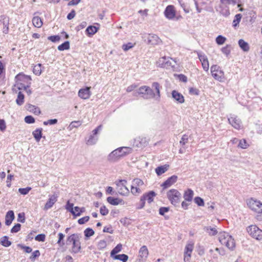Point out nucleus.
<instances>
[{"label":"nucleus","instance_id":"obj_1","mask_svg":"<svg viewBox=\"0 0 262 262\" xmlns=\"http://www.w3.org/2000/svg\"><path fill=\"white\" fill-rule=\"evenodd\" d=\"M15 79L16 81L14 87L16 88L18 90H21L23 89L30 88L32 80L30 76L20 73L15 76Z\"/></svg>","mask_w":262,"mask_h":262},{"label":"nucleus","instance_id":"obj_2","mask_svg":"<svg viewBox=\"0 0 262 262\" xmlns=\"http://www.w3.org/2000/svg\"><path fill=\"white\" fill-rule=\"evenodd\" d=\"M132 149L129 147H121L113 150L108 156V160L110 162H115L120 158L131 153Z\"/></svg>","mask_w":262,"mask_h":262},{"label":"nucleus","instance_id":"obj_3","mask_svg":"<svg viewBox=\"0 0 262 262\" xmlns=\"http://www.w3.org/2000/svg\"><path fill=\"white\" fill-rule=\"evenodd\" d=\"M81 237L80 234L74 233L69 236L67 239V244L72 243V246L70 251L71 253H78L81 250V243L80 239Z\"/></svg>","mask_w":262,"mask_h":262},{"label":"nucleus","instance_id":"obj_4","mask_svg":"<svg viewBox=\"0 0 262 262\" xmlns=\"http://www.w3.org/2000/svg\"><path fill=\"white\" fill-rule=\"evenodd\" d=\"M219 240L221 244L225 245L229 249L232 250L235 247L234 239L225 232H222L219 233Z\"/></svg>","mask_w":262,"mask_h":262},{"label":"nucleus","instance_id":"obj_5","mask_svg":"<svg viewBox=\"0 0 262 262\" xmlns=\"http://www.w3.org/2000/svg\"><path fill=\"white\" fill-rule=\"evenodd\" d=\"M167 196L171 204L176 206L180 203L181 194L178 190L171 189L167 192Z\"/></svg>","mask_w":262,"mask_h":262},{"label":"nucleus","instance_id":"obj_6","mask_svg":"<svg viewBox=\"0 0 262 262\" xmlns=\"http://www.w3.org/2000/svg\"><path fill=\"white\" fill-rule=\"evenodd\" d=\"M143 181L139 179H134L132 181L130 191L133 195H137L142 192L141 187L143 186Z\"/></svg>","mask_w":262,"mask_h":262},{"label":"nucleus","instance_id":"obj_7","mask_svg":"<svg viewBox=\"0 0 262 262\" xmlns=\"http://www.w3.org/2000/svg\"><path fill=\"white\" fill-rule=\"evenodd\" d=\"M249 235L257 240H262V230L256 225H250L247 228Z\"/></svg>","mask_w":262,"mask_h":262},{"label":"nucleus","instance_id":"obj_8","mask_svg":"<svg viewBox=\"0 0 262 262\" xmlns=\"http://www.w3.org/2000/svg\"><path fill=\"white\" fill-rule=\"evenodd\" d=\"M210 71L213 77L219 81H222L224 77V73L221 70L220 67L217 65H213L210 68Z\"/></svg>","mask_w":262,"mask_h":262},{"label":"nucleus","instance_id":"obj_9","mask_svg":"<svg viewBox=\"0 0 262 262\" xmlns=\"http://www.w3.org/2000/svg\"><path fill=\"white\" fill-rule=\"evenodd\" d=\"M127 181L125 180H120L116 183V189L118 192L122 195H127L129 191L126 187Z\"/></svg>","mask_w":262,"mask_h":262},{"label":"nucleus","instance_id":"obj_10","mask_svg":"<svg viewBox=\"0 0 262 262\" xmlns=\"http://www.w3.org/2000/svg\"><path fill=\"white\" fill-rule=\"evenodd\" d=\"M249 208L258 213H262V203L260 201L251 199L247 203Z\"/></svg>","mask_w":262,"mask_h":262},{"label":"nucleus","instance_id":"obj_11","mask_svg":"<svg viewBox=\"0 0 262 262\" xmlns=\"http://www.w3.org/2000/svg\"><path fill=\"white\" fill-rule=\"evenodd\" d=\"M193 247L194 244L192 242L188 243L186 245L184 254V261L185 262H189L190 261Z\"/></svg>","mask_w":262,"mask_h":262},{"label":"nucleus","instance_id":"obj_12","mask_svg":"<svg viewBox=\"0 0 262 262\" xmlns=\"http://www.w3.org/2000/svg\"><path fill=\"white\" fill-rule=\"evenodd\" d=\"M9 17L5 15H1L0 16V27L2 28L3 32L7 34L9 32Z\"/></svg>","mask_w":262,"mask_h":262},{"label":"nucleus","instance_id":"obj_13","mask_svg":"<svg viewBox=\"0 0 262 262\" xmlns=\"http://www.w3.org/2000/svg\"><path fill=\"white\" fill-rule=\"evenodd\" d=\"M171 60H172V58L166 57V56L161 57L157 62V66L165 68H168L172 67L171 62L170 61Z\"/></svg>","mask_w":262,"mask_h":262},{"label":"nucleus","instance_id":"obj_14","mask_svg":"<svg viewBox=\"0 0 262 262\" xmlns=\"http://www.w3.org/2000/svg\"><path fill=\"white\" fill-rule=\"evenodd\" d=\"M148 250L146 246H142L139 251L138 262H145L148 256Z\"/></svg>","mask_w":262,"mask_h":262},{"label":"nucleus","instance_id":"obj_15","mask_svg":"<svg viewBox=\"0 0 262 262\" xmlns=\"http://www.w3.org/2000/svg\"><path fill=\"white\" fill-rule=\"evenodd\" d=\"M229 123L235 129H239L242 126L241 120L236 116H232L228 118Z\"/></svg>","mask_w":262,"mask_h":262},{"label":"nucleus","instance_id":"obj_16","mask_svg":"<svg viewBox=\"0 0 262 262\" xmlns=\"http://www.w3.org/2000/svg\"><path fill=\"white\" fill-rule=\"evenodd\" d=\"M165 16L168 19H172L176 16V10L172 5H168L164 11Z\"/></svg>","mask_w":262,"mask_h":262},{"label":"nucleus","instance_id":"obj_17","mask_svg":"<svg viewBox=\"0 0 262 262\" xmlns=\"http://www.w3.org/2000/svg\"><path fill=\"white\" fill-rule=\"evenodd\" d=\"M178 180V177L173 175L168 178L164 183L161 184V187L165 189L168 188L174 184Z\"/></svg>","mask_w":262,"mask_h":262},{"label":"nucleus","instance_id":"obj_18","mask_svg":"<svg viewBox=\"0 0 262 262\" xmlns=\"http://www.w3.org/2000/svg\"><path fill=\"white\" fill-rule=\"evenodd\" d=\"M161 39L156 34H149L147 37V42L152 45H159L161 42Z\"/></svg>","mask_w":262,"mask_h":262},{"label":"nucleus","instance_id":"obj_19","mask_svg":"<svg viewBox=\"0 0 262 262\" xmlns=\"http://www.w3.org/2000/svg\"><path fill=\"white\" fill-rule=\"evenodd\" d=\"M171 96L173 100L178 103H183L185 102V99L182 94L176 90L171 92Z\"/></svg>","mask_w":262,"mask_h":262},{"label":"nucleus","instance_id":"obj_20","mask_svg":"<svg viewBox=\"0 0 262 262\" xmlns=\"http://www.w3.org/2000/svg\"><path fill=\"white\" fill-rule=\"evenodd\" d=\"M57 200V195H52L51 196H50L48 201L46 203L44 209L45 210H48L49 209L51 208L53 205L55 204V203Z\"/></svg>","mask_w":262,"mask_h":262},{"label":"nucleus","instance_id":"obj_21","mask_svg":"<svg viewBox=\"0 0 262 262\" xmlns=\"http://www.w3.org/2000/svg\"><path fill=\"white\" fill-rule=\"evenodd\" d=\"M90 88L86 87L85 89H80L78 92V96L82 99H89L91 96Z\"/></svg>","mask_w":262,"mask_h":262},{"label":"nucleus","instance_id":"obj_22","mask_svg":"<svg viewBox=\"0 0 262 262\" xmlns=\"http://www.w3.org/2000/svg\"><path fill=\"white\" fill-rule=\"evenodd\" d=\"M15 218L14 213L13 211H8L5 216V224L7 226H9L12 223V221Z\"/></svg>","mask_w":262,"mask_h":262},{"label":"nucleus","instance_id":"obj_23","mask_svg":"<svg viewBox=\"0 0 262 262\" xmlns=\"http://www.w3.org/2000/svg\"><path fill=\"white\" fill-rule=\"evenodd\" d=\"M193 194L194 192L192 190L187 189L184 193L183 198L186 201L190 202L192 200Z\"/></svg>","mask_w":262,"mask_h":262},{"label":"nucleus","instance_id":"obj_24","mask_svg":"<svg viewBox=\"0 0 262 262\" xmlns=\"http://www.w3.org/2000/svg\"><path fill=\"white\" fill-rule=\"evenodd\" d=\"M156 194L154 191H150L147 193L144 194L141 198H144V200L147 201L148 203H150L154 200V198Z\"/></svg>","mask_w":262,"mask_h":262},{"label":"nucleus","instance_id":"obj_25","mask_svg":"<svg viewBox=\"0 0 262 262\" xmlns=\"http://www.w3.org/2000/svg\"><path fill=\"white\" fill-rule=\"evenodd\" d=\"M169 167L168 164H165L162 166L157 167L156 169V172L158 176H161L163 173L167 171Z\"/></svg>","mask_w":262,"mask_h":262},{"label":"nucleus","instance_id":"obj_26","mask_svg":"<svg viewBox=\"0 0 262 262\" xmlns=\"http://www.w3.org/2000/svg\"><path fill=\"white\" fill-rule=\"evenodd\" d=\"M146 95L145 96H143V97L144 99H151L153 98H155L156 99V94L154 93V90L152 89L149 88V86H147V88H146Z\"/></svg>","mask_w":262,"mask_h":262},{"label":"nucleus","instance_id":"obj_27","mask_svg":"<svg viewBox=\"0 0 262 262\" xmlns=\"http://www.w3.org/2000/svg\"><path fill=\"white\" fill-rule=\"evenodd\" d=\"M27 110L32 113H33L35 115H39L40 114V111L38 107L35 105L28 104L27 106Z\"/></svg>","mask_w":262,"mask_h":262},{"label":"nucleus","instance_id":"obj_28","mask_svg":"<svg viewBox=\"0 0 262 262\" xmlns=\"http://www.w3.org/2000/svg\"><path fill=\"white\" fill-rule=\"evenodd\" d=\"M238 45L240 47V48L245 52H248L249 49V46L248 43L245 41L243 39H239L238 40Z\"/></svg>","mask_w":262,"mask_h":262},{"label":"nucleus","instance_id":"obj_29","mask_svg":"<svg viewBox=\"0 0 262 262\" xmlns=\"http://www.w3.org/2000/svg\"><path fill=\"white\" fill-rule=\"evenodd\" d=\"M42 128H37L33 132L32 134L37 142H39L42 137Z\"/></svg>","mask_w":262,"mask_h":262},{"label":"nucleus","instance_id":"obj_30","mask_svg":"<svg viewBox=\"0 0 262 262\" xmlns=\"http://www.w3.org/2000/svg\"><path fill=\"white\" fill-rule=\"evenodd\" d=\"M107 201L112 205H117L121 203L122 200L119 199V198H115L112 196H108L107 198Z\"/></svg>","mask_w":262,"mask_h":262},{"label":"nucleus","instance_id":"obj_31","mask_svg":"<svg viewBox=\"0 0 262 262\" xmlns=\"http://www.w3.org/2000/svg\"><path fill=\"white\" fill-rule=\"evenodd\" d=\"M160 86L159 83L154 82L152 84V89H154L156 91V99H159L160 97Z\"/></svg>","mask_w":262,"mask_h":262},{"label":"nucleus","instance_id":"obj_32","mask_svg":"<svg viewBox=\"0 0 262 262\" xmlns=\"http://www.w3.org/2000/svg\"><path fill=\"white\" fill-rule=\"evenodd\" d=\"M32 23L33 25L37 28H40L42 25V22L40 17L35 16L32 19Z\"/></svg>","mask_w":262,"mask_h":262},{"label":"nucleus","instance_id":"obj_33","mask_svg":"<svg viewBox=\"0 0 262 262\" xmlns=\"http://www.w3.org/2000/svg\"><path fill=\"white\" fill-rule=\"evenodd\" d=\"M97 31L98 28L94 26H90L86 29V32L89 36L93 35Z\"/></svg>","mask_w":262,"mask_h":262},{"label":"nucleus","instance_id":"obj_34","mask_svg":"<svg viewBox=\"0 0 262 262\" xmlns=\"http://www.w3.org/2000/svg\"><path fill=\"white\" fill-rule=\"evenodd\" d=\"M7 236H4L1 238V244L5 247H9L11 245V242L8 240Z\"/></svg>","mask_w":262,"mask_h":262},{"label":"nucleus","instance_id":"obj_35","mask_svg":"<svg viewBox=\"0 0 262 262\" xmlns=\"http://www.w3.org/2000/svg\"><path fill=\"white\" fill-rule=\"evenodd\" d=\"M205 231L209 234V235L213 236L217 233V229L214 227L211 226L206 227L205 228Z\"/></svg>","mask_w":262,"mask_h":262},{"label":"nucleus","instance_id":"obj_36","mask_svg":"<svg viewBox=\"0 0 262 262\" xmlns=\"http://www.w3.org/2000/svg\"><path fill=\"white\" fill-rule=\"evenodd\" d=\"M24 102V95L21 92H19L18 93L17 97L16 99V103L17 105L20 106L23 104Z\"/></svg>","mask_w":262,"mask_h":262},{"label":"nucleus","instance_id":"obj_37","mask_svg":"<svg viewBox=\"0 0 262 262\" xmlns=\"http://www.w3.org/2000/svg\"><path fill=\"white\" fill-rule=\"evenodd\" d=\"M112 258L114 259L120 260L122 262H126L128 260V257L125 254H121L114 256Z\"/></svg>","mask_w":262,"mask_h":262},{"label":"nucleus","instance_id":"obj_38","mask_svg":"<svg viewBox=\"0 0 262 262\" xmlns=\"http://www.w3.org/2000/svg\"><path fill=\"white\" fill-rule=\"evenodd\" d=\"M41 66L42 65L41 63H38L34 66L33 72L34 74L39 76L41 74Z\"/></svg>","mask_w":262,"mask_h":262},{"label":"nucleus","instance_id":"obj_39","mask_svg":"<svg viewBox=\"0 0 262 262\" xmlns=\"http://www.w3.org/2000/svg\"><path fill=\"white\" fill-rule=\"evenodd\" d=\"M98 139V138L97 136L92 134L90 136L89 139L87 141L86 144L91 145H94L97 142Z\"/></svg>","mask_w":262,"mask_h":262},{"label":"nucleus","instance_id":"obj_40","mask_svg":"<svg viewBox=\"0 0 262 262\" xmlns=\"http://www.w3.org/2000/svg\"><path fill=\"white\" fill-rule=\"evenodd\" d=\"M122 250V245L118 244L111 252V256L112 257L116 256V254L120 252Z\"/></svg>","mask_w":262,"mask_h":262},{"label":"nucleus","instance_id":"obj_41","mask_svg":"<svg viewBox=\"0 0 262 262\" xmlns=\"http://www.w3.org/2000/svg\"><path fill=\"white\" fill-rule=\"evenodd\" d=\"M57 49L59 51H64L70 49V42L66 41L61 45L58 46Z\"/></svg>","mask_w":262,"mask_h":262},{"label":"nucleus","instance_id":"obj_42","mask_svg":"<svg viewBox=\"0 0 262 262\" xmlns=\"http://www.w3.org/2000/svg\"><path fill=\"white\" fill-rule=\"evenodd\" d=\"M242 17V15L241 14H237L235 15L234 19L232 23L233 27H236L238 26L241 20Z\"/></svg>","mask_w":262,"mask_h":262},{"label":"nucleus","instance_id":"obj_43","mask_svg":"<svg viewBox=\"0 0 262 262\" xmlns=\"http://www.w3.org/2000/svg\"><path fill=\"white\" fill-rule=\"evenodd\" d=\"M81 125V122L80 121H72L69 126V128L70 130H72L74 128H77Z\"/></svg>","mask_w":262,"mask_h":262},{"label":"nucleus","instance_id":"obj_44","mask_svg":"<svg viewBox=\"0 0 262 262\" xmlns=\"http://www.w3.org/2000/svg\"><path fill=\"white\" fill-rule=\"evenodd\" d=\"M64 237V235L60 232L58 233V240L57 241V244L60 246H63L64 245V242L63 241V239Z\"/></svg>","mask_w":262,"mask_h":262},{"label":"nucleus","instance_id":"obj_45","mask_svg":"<svg viewBox=\"0 0 262 262\" xmlns=\"http://www.w3.org/2000/svg\"><path fill=\"white\" fill-rule=\"evenodd\" d=\"M94 233L95 232L94 230L90 228H88L84 231V236L86 237H90V236L93 235Z\"/></svg>","mask_w":262,"mask_h":262},{"label":"nucleus","instance_id":"obj_46","mask_svg":"<svg viewBox=\"0 0 262 262\" xmlns=\"http://www.w3.org/2000/svg\"><path fill=\"white\" fill-rule=\"evenodd\" d=\"M147 86H142L140 87L137 93L135 94V96H137V94H142L143 96H145L146 95V88H147Z\"/></svg>","mask_w":262,"mask_h":262},{"label":"nucleus","instance_id":"obj_47","mask_svg":"<svg viewBox=\"0 0 262 262\" xmlns=\"http://www.w3.org/2000/svg\"><path fill=\"white\" fill-rule=\"evenodd\" d=\"M248 146V145L245 139L242 140H239L238 141V147L243 148V149H246Z\"/></svg>","mask_w":262,"mask_h":262},{"label":"nucleus","instance_id":"obj_48","mask_svg":"<svg viewBox=\"0 0 262 262\" xmlns=\"http://www.w3.org/2000/svg\"><path fill=\"white\" fill-rule=\"evenodd\" d=\"M226 40V38L222 36V35H219L216 38V43L219 45H223L224 43V42H225Z\"/></svg>","mask_w":262,"mask_h":262},{"label":"nucleus","instance_id":"obj_49","mask_svg":"<svg viewBox=\"0 0 262 262\" xmlns=\"http://www.w3.org/2000/svg\"><path fill=\"white\" fill-rule=\"evenodd\" d=\"M194 202L199 206H204V202L203 199L199 196H196L194 199Z\"/></svg>","mask_w":262,"mask_h":262},{"label":"nucleus","instance_id":"obj_50","mask_svg":"<svg viewBox=\"0 0 262 262\" xmlns=\"http://www.w3.org/2000/svg\"><path fill=\"white\" fill-rule=\"evenodd\" d=\"M196 53L199 60L201 62L208 60L207 56L204 53L198 51H197Z\"/></svg>","mask_w":262,"mask_h":262},{"label":"nucleus","instance_id":"obj_51","mask_svg":"<svg viewBox=\"0 0 262 262\" xmlns=\"http://www.w3.org/2000/svg\"><path fill=\"white\" fill-rule=\"evenodd\" d=\"M107 246L106 242L105 240H101L100 241L97 245L98 248L99 250H102L104 249Z\"/></svg>","mask_w":262,"mask_h":262},{"label":"nucleus","instance_id":"obj_52","mask_svg":"<svg viewBox=\"0 0 262 262\" xmlns=\"http://www.w3.org/2000/svg\"><path fill=\"white\" fill-rule=\"evenodd\" d=\"M134 45L135 44H133L132 42H128L126 44L123 45L122 46V48L124 51H127L128 50L132 48L133 47H134Z\"/></svg>","mask_w":262,"mask_h":262},{"label":"nucleus","instance_id":"obj_53","mask_svg":"<svg viewBox=\"0 0 262 262\" xmlns=\"http://www.w3.org/2000/svg\"><path fill=\"white\" fill-rule=\"evenodd\" d=\"M31 189V188L29 187L23 188H19L18 192L21 194L26 195L29 193Z\"/></svg>","mask_w":262,"mask_h":262},{"label":"nucleus","instance_id":"obj_54","mask_svg":"<svg viewBox=\"0 0 262 262\" xmlns=\"http://www.w3.org/2000/svg\"><path fill=\"white\" fill-rule=\"evenodd\" d=\"M21 228V225L19 223L15 224L11 229V233H17L20 230Z\"/></svg>","mask_w":262,"mask_h":262},{"label":"nucleus","instance_id":"obj_55","mask_svg":"<svg viewBox=\"0 0 262 262\" xmlns=\"http://www.w3.org/2000/svg\"><path fill=\"white\" fill-rule=\"evenodd\" d=\"M48 39L52 42H55L60 40V37L59 35H53L48 37Z\"/></svg>","mask_w":262,"mask_h":262},{"label":"nucleus","instance_id":"obj_56","mask_svg":"<svg viewBox=\"0 0 262 262\" xmlns=\"http://www.w3.org/2000/svg\"><path fill=\"white\" fill-rule=\"evenodd\" d=\"M25 121L28 124H31L35 122V119L32 116H27L25 118Z\"/></svg>","mask_w":262,"mask_h":262},{"label":"nucleus","instance_id":"obj_57","mask_svg":"<svg viewBox=\"0 0 262 262\" xmlns=\"http://www.w3.org/2000/svg\"><path fill=\"white\" fill-rule=\"evenodd\" d=\"M57 119H50L47 121L43 122V124L45 125H54L57 123Z\"/></svg>","mask_w":262,"mask_h":262},{"label":"nucleus","instance_id":"obj_58","mask_svg":"<svg viewBox=\"0 0 262 262\" xmlns=\"http://www.w3.org/2000/svg\"><path fill=\"white\" fill-rule=\"evenodd\" d=\"M229 48L230 46L229 45H227L226 47L222 48L221 50L222 53L226 56L229 55L230 53V50Z\"/></svg>","mask_w":262,"mask_h":262},{"label":"nucleus","instance_id":"obj_59","mask_svg":"<svg viewBox=\"0 0 262 262\" xmlns=\"http://www.w3.org/2000/svg\"><path fill=\"white\" fill-rule=\"evenodd\" d=\"M188 141V135L185 134L183 135L181 140L180 141V144L182 145H184L186 143H187Z\"/></svg>","mask_w":262,"mask_h":262},{"label":"nucleus","instance_id":"obj_60","mask_svg":"<svg viewBox=\"0 0 262 262\" xmlns=\"http://www.w3.org/2000/svg\"><path fill=\"white\" fill-rule=\"evenodd\" d=\"M80 208L78 206H76L73 209V212H72V214L75 216H78L80 215Z\"/></svg>","mask_w":262,"mask_h":262},{"label":"nucleus","instance_id":"obj_61","mask_svg":"<svg viewBox=\"0 0 262 262\" xmlns=\"http://www.w3.org/2000/svg\"><path fill=\"white\" fill-rule=\"evenodd\" d=\"M73 203H71L69 201H68L66 206V209L72 213V212H73Z\"/></svg>","mask_w":262,"mask_h":262},{"label":"nucleus","instance_id":"obj_62","mask_svg":"<svg viewBox=\"0 0 262 262\" xmlns=\"http://www.w3.org/2000/svg\"><path fill=\"white\" fill-rule=\"evenodd\" d=\"M202 67L204 71L207 72L209 70V64L208 60L201 62Z\"/></svg>","mask_w":262,"mask_h":262},{"label":"nucleus","instance_id":"obj_63","mask_svg":"<svg viewBox=\"0 0 262 262\" xmlns=\"http://www.w3.org/2000/svg\"><path fill=\"white\" fill-rule=\"evenodd\" d=\"M35 239L38 242H44L45 240V235L43 234H39L35 236Z\"/></svg>","mask_w":262,"mask_h":262},{"label":"nucleus","instance_id":"obj_64","mask_svg":"<svg viewBox=\"0 0 262 262\" xmlns=\"http://www.w3.org/2000/svg\"><path fill=\"white\" fill-rule=\"evenodd\" d=\"M100 212L102 215H106L108 213V210L105 206H102L100 209Z\"/></svg>","mask_w":262,"mask_h":262}]
</instances>
